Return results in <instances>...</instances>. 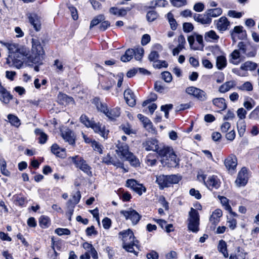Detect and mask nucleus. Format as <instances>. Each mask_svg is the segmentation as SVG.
Segmentation results:
<instances>
[{
    "label": "nucleus",
    "instance_id": "obj_61",
    "mask_svg": "<svg viewBox=\"0 0 259 259\" xmlns=\"http://www.w3.org/2000/svg\"><path fill=\"white\" fill-rule=\"evenodd\" d=\"M68 9L71 13L73 19L74 20H77L78 19V15L76 8L72 6H69Z\"/></svg>",
    "mask_w": 259,
    "mask_h": 259
},
{
    "label": "nucleus",
    "instance_id": "obj_18",
    "mask_svg": "<svg viewBox=\"0 0 259 259\" xmlns=\"http://www.w3.org/2000/svg\"><path fill=\"white\" fill-rule=\"evenodd\" d=\"M29 22L37 31L40 30L41 24L38 16L34 13H29L27 15Z\"/></svg>",
    "mask_w": 259,
    "mask_h": 259
},
{
    "label": "nucleus",
    "instance_id": "obj_23",
    "mask_svg": "<svg viewBox=\"0 0 259 259\" xmlns=\"http://www.w3.org/2000/svg\"><path fill=\"white\" fill-rule=\"evenodd\" d=\"M223 214L222 211L220 209H215L209 218L210 223L214 225V227L220 222V218Z\"/></svg>",
    "mask_w": 259,
    "mask_h": 259
},
{
    "label": "nucleus",
    "instance_id": "obj_57",
    "mask_svg": "<svg viewBox=\"0 0 259 259\" xmlns=\"http://www.w3.org/2000/svg\"><path fill=\"white\" fill-rule=\"evenodd\" d=\"M228 227L231 229L234 230L236 227L237 221L233 218L228 219L227 221Z\"/></svg>",
    "mask_w": 259,
    "mask_h": 259
},
{
    "label": "nucleus",
    "instance_id": "obj_22",
    "mask_svg": "<svg viewBox=\"0 0 259 259\" xmlns=\"http://www.w3.org/2000/svg\"><path fill=\"white\" fill-rule=\"evenodd\" d=\"M193 17L196 21L203 24H208L211 22V18H209L206 12L203 14H194Z\"/></svg>",
    "mask_w": 259,
    "mask_h": 259
},
{
    "label": "nucleus",
    "instance_id": "obj_3",
    "mask_svg": "<svg viewBox=\"0 0 259 259\" xmlns=\"http://www.w3.org/2000/svg\"><path fill=\"white\" fill-rule=\"evenodd\" d=\"M116 147L117 148L116 151L128 160L131 165L134 167L139 166V160L132 152L129 151L128 146L125 143L118 141Z\"/></svg>",
    "mask_w": 259,
    "mask_h": 259
},
{
    "label": "nucleus",
    "instance_id": "obj_2",
    "mask_svg": "<svg viewBox=\"0 0 259 259\" xmlns=\"http://www.w3.org/2000/svg\"><path fill=\"white\" fill-rule=\"evenodd\" d=\"M119 238L122 241V247L127 252L138 255L135 248H138V241L135 240L133 232L130 229L124 230L119 233Z\"/></svg>",
    "mask_w": 259,
    "mask_h": 259
},
{
    "label": "nucleus",
    "instance_id": "obj_55",
    "mask_svg": "<svg viewBox=\"0 0 259 259\" xmlns=\"http://www.w3.org/2000/svg\"><path fill=\"white\" fill-rule=\"evenodd\" d=\"M172 5L176 7H180L186 4V0H170Z\"/></svg>",
    "mask_w": 259,
    "mask_h": 259
},
{
    "label": "nucleus",
    "instance_id": "obj_54",
    "mask_svg": "<svg viewBox=\"0 0 259 259\" xmlns=\"http://www.w3.org/2000/svg\"><path fill=\"white\" fill-rule=\"evenodd\" d=\"M243 13L237 12L234 10H229L228 12V16L233 18H240L242 17Z\"/></svg>",
    "mask_w": 259,
    "mask_h": 259
},
{
    "label": "nucleus",
    "instance_id": "obj_58",
    "mask_svg": "<svg viewBox=\"0 0 259 259\" xmlns=\"http://www.w3.org/2000/svg\"><path fill=\"white\" fill-rule=\"evenodd\" d=\"M146 256L148 259H158L159 255L156 251L151 250L147 254Z\"/></svg>",
    "mask_w": 259,
    "mask_h": 259
},
{
    "label": "nucleus",
    "instance_id": "obj_56",
    "mask_svg": "<svg viewBox=\"0 0 259 259\" xmlns=\"http://www.w3.org/2000/svg\"><path fill=\"white\" fill-rule=\"evenodd\" d=\"M159 54L156 51H152L150 54L149 55V60L150 61H152L154 63L155 61H157L159 58Z\"/></svg>",
    "mask_w": 259,
    "mask_h": 259
},
{
    "label": "nucleus",
    "instance_id": "obj_46",
    "mask_svg": "<svg viewBox=\"0 0 259 259\" xmlns=\"http://www.w3.org/2000/svg\"><path fill=\"white\" fill-rule=\"evenodd\" d=\"M144 53V49L142 48H138L135 50V58L137 60H141Z\"/></svg>",
    "mask_w": 259,
    "mask_h": 259
},
{
    "label": "nucleus",
    "instance_id": "obj_21",
    "mask_svg": "<svg viewBox=\"0 0 259 259\" xmlns=\"http://www.w3.org/2000/svg\"><path fill=\"white\" fill-rule=\"evenodd\" d=\"M161 163L163 165H166L168 167H176L178 164L177 155L172 151L167 157V160H165V162H162Z\"/></svg>",
    "mask_w": 259,
    "mask_h": 259
},
{
    "label": "nucleus",
    "instance_id": "obj_13",
    "mask_svg": "<svg viewBox=\"0 0 259 259\" xmlns=\"http://www.w3.org/2000/svg\"><path fill=\"white\" fill-rule=\"evenodd\" d=\"M204 183L207 188L211 191L213 189H218L220 187L221 183L220 179L215 175L209 176L207 181Z\"/></svg>",
    "mask_w": 259,
    "mask_h": 259
},
{
    "label": "nucleus",
    "instance_id": "obj_5",
    "mask_svg": "<svg viewBox=\"0 0 259 259\" xmlns=\"http://www.w3.org/2000/svg\"><path fill=\"white\" fill-rule=\"evenodd\" d=\"M93 103L96 105L97 109L99 111L104 113L107 117L111 119H114L120 115L119 108L116 107L109 110L106 105L101 102L100 99L98 98H95L93 100Z\"/></svg>",
    "mask_w": 259,
    "mask_h": 259
},
{
    "label": "nucleus",
    "instance_id": "obj_14",
    "mask_svg": "<svg viewBox=\"0 0 259 259\" xmlns=\"http://www.w3.org/2000/svg\"><path fill=\"white\" fill-rule=\"evenodd\" d=\"M146 151H157L159 149L158 141L155 139H148L142 144Z\"/></svg>",
    "mask_w": 259,
    "mask_h": 259
},
{
    "label": "nucleus",
    "instance_id": "obj_64",
    "mask_svg": "<svg viewBox=\"0 0 259 259\" xmlns=\"http://www.w3.org/2000/svg\"><path fill=\"white\" fill-rule=\"evenodd\" d=\"M183 27L184 31L186 32H189L193 29V26L190 23H184Z\"/></svg>",
    "mask_w": 259,
    "mask_h": 259
},
{
    "label": "nucleus",
    "instance_id": "obj_33",
    "mask_svg": "<svg viewBox=\"0 0 259 259\" xmlns=\"http://www.w3.org/2000/svg\"><path fill=\"white\" fill-rule=\"evenodd\" d=\"M206 13L209 18L217 17L220 16L223 12L222 9L220 8L211 9L207 10Z\"/></svg>",
    "mask_w": 259,
    "mask_h": 259
},
{
    "label": "nucleus",
    "instance_id": "obj_6",
    "mask_svg": "<svg viewBox=\"0 0 259 259\" xmlns=\"http://www.w3.org/2000/svg\"><path fill=\"white\" fill-rule=\"evenodd\" d=\"M181 180L178 175H160L156 177V182L158 184L160 189L168 187L171 184H177Z\"/></svg>",
    "mask_w": 259,
    "mask_h": 259
},
{
    "label": "nucleus",
    "instance_id": "obj_52",
    "mask_svg": "<svg viewBox=\"0 0 259 259\" xmlns=\"http://www.w3.org/2000/svg\"><path fill=\"white\" fill-rule=\"evenodd\" d=\"M172 104H166L161 107V110L164 112L165 117L166 118L168 117V111L172 108Z\"/></svg>",
    "mask_w": 259,
    "mask_h": 259
},
{
    "label": "nucleus",
    "instance_id": "obj_28",
    "mask_svg": "<svg viewBox=\"0 0 259 259\" xmlns=\"http://www.w3.org/2000/svg\"><path fill=\"white\" fill-rule=\"evenodd\" d=\"M257 67V64L253 62L247 61L242 64L240 69L242 70L252 71L255 70Z\"/></svg>",
    "mask_w": 259,
    "mask_h": 259
},
{
    "label": "nucleus",
    "instance_id": "obj_32",
    "mask_svg": "<svg viewBox=\"0 0 259 259\" xmlns=\"http://www.w3.org/2000/svg\"><path fill=\"white\" fill-rule=\"evenodd\" d=\"M212 103L221 110L225 109L227 107L225 100L223 98H215L213 100Z\"/></svg>",
    "mask_w": 259,
    "mask_h": 259
},
{
    "label": "nucleus",
    "instance_id": "obj_10",
    "mask_svg": "<svg viewBox=\"0 0 259 259\" xmlns=\"http://www.w3.org/2000/svg\"><path fill=\"white\" fill-rule=\"evenodd\" d=\"M120 213L125 217L126 220H130L132 224L134 225L138 224L141 218V216L139 213L133 209L121 210L120 211Z\"/></svg>",
    "mask_w": 259,
    "mask_h": 259
},
{
    "label": "nucleus",
    "instance_id": "obj_35",
    "mask_svg": "<svg viewBox=\"0 0 259 259\" xmlns=\"http://www.w3.org/2000/svg\"><path fill=\"white\" fill-rule=\"evenodd\" d=\"M216 65L218 69L220 70L223 69L227 65V60L225 57L220 56L217 58Z\"/></svg>",
    "mask_w": 259,
    "mask_h": 259
},
{
    "label": "nucleus",
    "instance_id": "obj_47",
    "mask_svg": "<svg viewBox=\"0 0 259 259\" xmlns=\"http://www.w3.org/2000/svg\"><path fill=\"white\" fill-rule=\"evenodd\" d=\"M0 165L2 174L6 176H9L10 175V172L6 168V162L4 160H1Z\"/></svg>",
    "mask_w": 259,
    "mask_h": 259
},
{
    "label": "nucleus",
    "instance_id": "obj_25",
    "mask_svg": "<svg viewBox=\"0 0 259 259\" xmlns=\"http://www.w3.org/2000/svg\"><path fill=\"white\" fill-rule=\"evenodd\" d=\"M204 39L206 41L211 42H218L220 37L216 32L212 30H209L207 32H206L204 34Z\"/></svg>",
    "mask_w": 259,
    "mask_h": 259
},
{
    "label": "nucleus",
    "instance_id": "obj_4",
    "mask_svg": "<svg viewBox=\"0 0 259 259\" xmlns=\"http://www.w3.org/2000/svg\"><path fill=\"white\" fill-rule=\"evenodd\" d=\"M19 48V45L16 44H10L7 46L9 55L7 58V63L10 66H14L18 69L20 68L23 64L21 59L17 58L19 57L17 56Z\"/></svg>",
    "mask_w": 259,
    "mask_h": 259
},
{
    "label": "nucleus",
    "instance_id": "obj_53",
    "mask_svg": "<svg viewBox=\"0 0 259 259\" xmlns=\"http://www.w3.org/2000/svg\"><path fill=\"white\" fill-rule=\"evenodd\" d=\"M55 232L59 236L63 235H69L70 234L69 230L64 228H57L55 230Z\"/></svg>",
    "mask_w": 259,
    "mask_h": 259
},
{
    "label": "nucleus",
    "instance_id": "obj_42",
    "mask_svg": "<svg viewBox=\"0 0 259 259\" xmlns=\"http://www.w3.org/2000/svg\"><path fill=\"white\" fill-rule=\"evenodd\" d=\"M104 20V16L103 15H99L93 19L90 24V28H92L93 27L96 26L99 23L101 22L102 21Z\"/></svg>",
    "mask_w": 259,
    "mask_h": 259
},
{
    "label": "nucleus",
    "instance_id": "obj_48",
    "mask_svg": "<svg viewBox=\"0 0 259 259\" xmlns=\"http://www.w3.org/2000/svg\"><path fill=\"white\" fill-rule=\"evenodd\" d=\"M237 128L240 135L243 134L245 131L246 125L243 120H239L237 122Z\"/></svg>",
    "mask_w": 259,
    "mask_h": 259
},
{
    "label": "nucleus",
    "instance_id": "obj_16",
    "mask_svg": "<svg viewBox=\"0 0 259 259\" xmlns=\"http://www.w3.org/2000/svg\"><path fill=\"white\" fill-rule=\"evenodd\" d=\"M61 136L64 141L69 144L73 145L75 143V137L74 133L69 129L62 132Z\"/></svg>",
    "mask_w": 259,
    "mask_h": 259
},
{
    "label": "nucleus",
    "instance_id": "obj_29",
    "mask_svg": "<svg viewBox=\"0 0 259 259\" xmlns=\"http://www.w3.org/2000/svg\"><path fill=\"white\" fill-rule=\"evenodd\" d=\"M241 61L240 58V53L238 50H235L230 54V59L229 62L234 64L238 65Z\"/></svg>",
    "mask_w": 259,
    "mask_h": 259
},
{
    "label": "nucleus",
    "instance_id": "obj_31",
    "mask_svg": "<svg viewBox=\"0 0 259 259\" xmlns=\"http://www.w3.org/2000/svg\"><path fill=\"white\" fill-rule=\"evenodd\" d=\"M134 54V49H128L125 51L124 54L121 56L120 60L123 62H128L133 58Z\"/></svg>",
    "mask_w": 259,
    "mask_h": 259
},
{
    "label": "nucleus",
    "instance_id": "obj_8",
    "mask_svg": "<svg viewBox=\"0 0 259 259\" xmlns=\"http://www.w3.org/2000/svg\"><path fill=\"white\" fill-rule=\"evenodd\" d=\"M77 158V156L71 157L72 161L76 167L79 168L89 176H92V172L91 171V166L89 165L86 161L83 158L80 157L78 159H76Z\"/></svg>",
    "mask_w": 259,
    "mask_h": 259
},
{
    "label": "nucleus",
    "instance_id": "obj_24",
    "mask_svg": "<svg viewBox=\"0 0 259 259\" xmlns=\"http://www.w3.org/2000/svg\"><path fill=\"white\" fill-rule=\"evenodd\" d=\"M225 165L228 170H234L237 166V158L235 157H229L225 160Z\"/></svg>",
    "mask_w": 259,
    "mask_h": 259
},
{
    "label": "nucleus",
    "instance_id": "obj_36",
    "mask_svg": "<svg viewBox=\"0 0 259 259\" xmlns=\"http://www.w3.org/2000/svg\"><path fill=\"white\" fill-rule=\"evenodd\" d=\"M218 250L220 252H222L225 257L228 256V253L227 250V244L226 242L223 240L219 241L218 244Z\"/></svg>",
    "mask_w": 259,
    "mask_h": 259
},
{
    "label": "nucleus",
    "instance_id": "obj_63",
    "mask_svg": "<svg viewBox=\"0 0 259 259\" xmlns=\"http://www.w3.org/2000/svg\"><path fill=\"white\" fill-rule=\"evenodd\" d=\"M151 39L150 36L148 34H145L143 35L141 39V44L143 46L146 45L148 44Z\"/></svg>",
    "mask_w": 259,
    "mask_h": 259
},
{
    "label": "nucleus",
    "instance_id": "obj_19",
    "mask_svg": "<svg viewBox=\"0 0 259 259\" xmlns=\"http://www.w3.org/2000/svg\"><path fill=\"white\" fill-rule=\"evenodd\" d=\"M216 26L220 31L223 32L228 29L230 22L226 17H222L217 21Z\"/></svg>",
    "mask_w": 259,
    "mask_h": 259
},
{
    "label": "nucleus",
    "instance_id": "obj_39",
    "mask_svg": "<svg viewBox=\"0 0 259 259\" xmlns=\"http://www.w3.org/2000/svg\"><path fill=\"white\" fill-rule=\"evenodd\" d=\"M8 119L9 122L12 125H13L16 127H18L20 124V120L19 119V118L17 116H16L14 115L9 114L8 115Z\"/></svg>",
    "mask_w": 259,
    "mask_h": 259
},
{
    "label": "nucleus",
    "instance_id": "obj_15",
    "mask_svg": "<svg viewBox=\"0 0 259 259\" xmlns=\"http://www.w3.org/2000/svg\"><path fill=\"white\" fill-rule=\"evenodd\" d=\"M90 127H91L95 133L99 134L104 139L107 138L108 131H106L105 126L100 123H96L94 121Z\"/></svg>",
    "mask_w": 259,
    "mask_h": 259
},
{
    "label": "nucleus",
    "instance_id": "obj_20",
    "mask_svg": "<svg viewBox=\"0 0 259 259\" xmlns=\"http://www.w3.org/2000/svg\"><path fill=\"white\" fill-rule=\"evenodd\" d=\"M124 97L127 104L131 107L136 104V97L130 89H127L124 92Z\"/></svg>",
    "mask_w": 259,
    "mask_h": 259
},
{
    "label": "nucleus",
    "instance_id": "obj_60",
    "mask_svg": "<svg viewBox=\"0 0 259 259\" xmlns=\"http://www.w3.org/2000/svg\"><path fill=\"white\" fill-rule=\"evenodd\" d=\"M189 193L191 196L195 197V198L197 199H199L201 197V195L199 193V191L196 190L194 188L190 189Z\"/></svg>",
    "mask_w": 259,
    "mask_h": 259
},
{
    "label": "nucleus",
    "instance_id": "obj_11",
    "mask_svg": "<svg viewBox=\"0 0 259 259\" xmlns=\"http://www.w3.org/2000/svg\"><path fill=\"white\" fill-rule=\"evenodd\" d=\"M248 180V174L247 169L245 167H243L238 172L235 183L236 186L238 187L244 186L247 183Z\"/></svg>",
    "mask_w": 259,
    "mask_h": 259
},
{
    "label": "nucleus",
    "instance_id": "obj_40",
    "mask_svg": "<svg viewBox=\"0 0 259 259\" xmlns=\"http://www.w3.org/2000/svg\"><path fill=\"white\" fill-rule=\"evenodd\" d=\"M80 121L88 127H91L94 121L92 120H90L87 116L84 114H83L80 116Z\"/></svg>",
    "mask_w": 259,
    "mask_h": 259
},
{
    "label": "nucleus",
    "instance_id": "obj_9",
    "mask_svg": "<svg viewBox=\"0 0 259 259\" xmlns=\"http://www.w3.org/2000/svg\"><path fill=\"white\" fill-rule=\"evenodd\" d=\"M186 92L188 94L193 96L201 101H204L207 99V95L203 90L194 87H189L186 89Z\"/></svg>",
    "mask_w": 259,
    "mask_h": 259
},
{
    "label": "nucleus",
    "instance_id": "obj_49",
    "mask_svg": "<svg viewBox=\"0 0 259 259\" xmlns=\"http://www.w3.org/2000/svg\"><path fill=\"white\" fill-rule=\"evenodd\" d=\"M168 66L167 63L165 61H161L157 60L153 63V66L155 68H161L162 67L166 68Z\"/></svg>",
    "mask_w": 259,
    "mask_h": 259
},
{
    "label": "nucleus",
    "instance_id": "obj_45",
    "mask_svg": "<svg viewBox=\"0 0 259 259\" xmlns=\"http://www.w3.org/2000/svg\"><path fill=\"white\" fill-rule=\"evenodd\" d=\"M239 89L242 91H251L253 90V86L250 82L246 81L239 87Z\"/></svg>",
    "mask_w": 259,
    "mask_h": 259
},
{
    "label": "nucleus",
    "instance_id": "obj_59",
    "mask_svg": "<svg viewBox=\"0 0 259 259\" xmlns=\"http://www.w3.org/2000/svg\"><path fill=\"white\" fill-rule=\"evenodd\" d=\"M204 5L201 3H197L195 4L193 7V9L198 12H201L203 11Z\"/></svg>",
    "mask_w": 259,
    "mask_h": 259
},
{
    "label": "nucleus",
    "instance_id": "obj_30",
    "mask_svg": "<svg viewBox=\"0 0 259 259\" xmlns=\"http://www.w3.org/2000/svg\"><path fill=\"white\" fill-rule=\"evenodd\" d=\"M51 151L57 156L64 158L65 157V150L61 148L57 144H53L51 147Z\"/></svg>",
    "mask_w": 259,
    "mask_h": 259
},
{
    "label": "nucleus",
    "instance_id": "obj_51",
    "mask_svg": "<svg viewBox=\"0 0 259 259\" xmlns=\"http://www.w3.org/2000/svg\"><path fill=\"white\" fill-rule=\"evenodd\" d=\"M238 117L239 118V120H242L245 119L247 114L246 111L243 108H240L237 111Z\"/></svg>",
    "mask_w": 259,
    "mask_h": 259
},
{
    "label": "nucleus",
    "instance_id": "obj_26",
    "mask_svg": "<svg viewBox=\"0 0 259 259\" xmlns=\"http://www.w3.org/2000/svg\"><path fill=\"white\" fill-rule=\"evenodd\" d=\"M235 85V82L234 80L226 81L219 87V92L221 93H225L233 88Z\"/></svg>",
    "mask_w": 259,
    "mask_h": 259
},
{
    "label": "nucleus",
    "instance_id": "obj_7",
    "mask_svg": "<svg viewBox=\"0 0 259 259\" xmlns=\"http://www.w3.org/2000/svg\"><path fill=\"white\" fill-rule=\"evenodd\" d=\"M188 229L193 232H197L199 231V215L197 210L191 208L189 212Z\"/></svg>",
    "mask_w": 259,
    "mask_h": 259
},
{
    "label": "nucleus",
    "instance_id": "obj_43",
    "mask_svg": "<svg viewBox=\"0 0 259 259\" xmlns=\"http://www.w3.org/2000/svg\"><path fill=\"white\" fill-rule=\"evenodd\" d=\"M91 145L94 150L99 152L100 154L102 153L103 147L99 142L93 140V142H92Z\"/></svg>",
    "mask_w": 259,
    "mask_h": 259
},
{
    "label": "nucleus",
    "instance_id": "obj_41",
    "mask_svg": "<svg viewBox=\"0 0 259 259\" xmlns=\"http://www.w3.org/2000/svg\"><path fill=\"white\" fill-rule=\"evenodd\" d=\"M39 223L42 228H47L50 224L49 218L46 216H41L39 219Z\"/></svg>",
    "mask_w": 259,
    "mask_h": 259
},
{
    "label": "nucleus",
    "instance_id": "obj_27",
    "mask_svg": "<svg viewBox=\"0 0 259 259\" xmlns=\"http://www.w3.org/2000/svg\"><path fill=\"white\" fill-rule=\"evenodd\" d=\"M247 46L244 42L241 41L239 42L238 44V48L239 51L240 53L242 54H245L248 57H254L256 53L255 51H251L246 53L247 51Z\"/></svg>",
    "mask_w": 259,
    "mask_h": 259
},
{
    "label": "nucleus",
    "instance_id": "obj_1",
    "mask_svg": "<svg viewBox=\"0 0 259 259\" xmlns=\"http://www.w3.org/2000/svg\"><path fill=\"white\" fill-rule=\"evenodd\" d=\"M32 48L31 54H29V51L28 48L21 46L19 47L17 56V59H21L22 61V57H26L28 62L33 64H42L44 59L45 51L41 46L40 42L38 39L32 38L31 40Z\"/></svg>",
    "mask_w": 259,
    "mask_h": 259
},
{
    "label": "nucleus",
    "instance_id": "obj_17",
    "mask_svg": "<svg viewBox=\"0 0 259 259\" xmlns=\"http://www.w3.org/2000/svg\"><path fill=\"white\" fill-rule=\"evenodd\" d=\"M173 151L172 148L169 147L162 146H159V149L156 151L161 157V162H165L167 160V157L171 152Z\"/></svg>",
    "mask_w": 259,
    "mask_h": 259
},
{
    "label": "nucleus",
    "instance_id": "obj_44",
    "mask_svg": "<svg viewBox=\"0 0 259 259\" xmlns=\"http://www.w3.org/2000/svg\"><path fill=\"white\" fill-rule=\"evenodd\" d=\"M157 17L158 14L154 11H149L146 15L147 19L149 22H153L157 18Z\"/></svg>",
    "mask_w": 259,
    "mask_h": 259
},
{
    "label": "nucleus",
    "instance_id": "obj_62",
    "mask_svg": "<svg viewBox=\"0 0 259 259\" xmlns=\"http://www.w3.org/2000/svg\"><path fill=\"white\" fill-rule=\"evenodd\" d=\"M85 233L87 236H92V235H96L97 234V232L95 230L94 226L87 228Z\"/></svg>",
    "mask_w": 259,
    "mask_h": 259
},
{
    "label": "nucleus",
    "instance_id": "obj_50",
    "mask_svg": "<svg viewBox=\"0 0 259 259\" xmlns=\"http://www.w3.org/2000/svg\"><path fill=\"white\" fill-rule=\"evenodd\" d=\"M162 79L166 82H170L172 80V77L171 73L168 71H164L161 73Z\"/></svg>",
    "mask_w": 259,
    "mask_h": 259
},
{
    "label": "nucleus",
    "instance_id": "obj_12",
    "mask_svg": "<svg viewBox=\"0 0 259 259\" xmlns=\"http://www.w3.org/2000/svg\"><path fill=\"white\" fill-rule=\"evenodd\" d=\"M126 185L139 195H141L143 192H145L146 191V188L142 184L138 183L137 181L134 179L127 180Z\"/></svg>",
    "mask_w": 259,
    "mask_h": 259
},
{
    "label": "nucleus",
    "instance_id": "obj_37",
    "mask_svg": "<svg viewBox=\"0 0 259 259\" xmlns=\"http://www.w3.org/2000/svg\"><path fill=\"white\" fill-rule=\"evenodd\" d=\"M138 118L143 122L145 127L150 129L152 128V125L151 121L146 117L141 114L138 115Z\"/></svg>",
    "mask_w": 259,
    "mask_h": 259
},
{
    "label": "nucleus",
    "instance_id": "obj_34",
    "mask_svg": "<svg viewBox=\"0 0 259 259\" xmlns=\"http://www.w3.org/2000/svg\"><path fill=\"white\" fill-rule=\"evenodd\" d=\"M104 162L107 164H113L114 166L117 167H120L123 168L124 172L127 171V170H126L125 168L123 167V164L121 162H120L119 160L114 159L113 158H110V160L107 161L105 159L104 160Z\"/></svg>",
    "mask_w": 259,
    "mask_h": 259
},
{
    "label": "nucleus",
    "instance_id": "obj_38",
    "mask_svg": "<svg viewBox=\"0 0 259 259\" xmlns=\"http://www.w3.org/2000/svg\"><path fill=\"white\" fill-rule=\"evenodd\" d=\"M0 100L5 104H8L12 99V96L7 90L0 94Z\"/></svg>",
    "mask_w": 259,
    "mask_h": 259
}]
</instances>
